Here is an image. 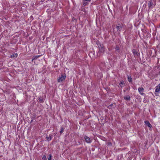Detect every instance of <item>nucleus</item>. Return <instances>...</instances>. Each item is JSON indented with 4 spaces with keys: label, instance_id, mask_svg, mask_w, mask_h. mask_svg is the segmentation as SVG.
Segmentation results:
<instances>
[{
    "label": "nucleus",
    "instance_id": "obj_14",
    "mask_svg": "<svg viewBox=\"0 0 160 160\" xmlns=\"http://www.w3.org/2000/svg\"><path fill=\"white\" fill-rule=\"evenodd\" d=\"M82 1L83 2V6L85 7L87 5L89 4V3L88 2H87V1H86L85 0H82Z\"/></svg>",
    "mask_w": 160,
    "mask_h": 160
},
{
    "label": "nucleus",
    "instance_id": "obj_18",
    "mask_svg": "<svg viewBox=\"0 0 160 160\" xmlns=\"http://www.w3.org/2000/svg\"><path fill=\"white\" fill-rule=\"evenodd\" d=\"M38 99L39 101L41 102H44V100L42 98H39Z\"/></svg>",
    "mask_w": 160,
    "mask_h": 160
},
{
    "label": "nucleus",
    "instance_id": "obj_12",
    "mask_svg": "<svg viewBox=\"0 0 160 160\" xmlns=\"http://www.w3.org/2000/svg\"><path fill=\"white\" fill-rule=\"evenodd\" d=\"M124 84L125 83L123 80H122L120 81V82L119 83V85L122 88V87H123L124 85Z\"/></svg>",
    "mask_w": 160,
    "mask_h": 160
},
{
    "label": "nucleus",
    "instance_id": "obj_1",
    "mask_svg": "<svg viewBox=\"0 0 160 160\" xmlns=\"http://www.w3.org/2000/svg\"><path fill=\"white\" fill-rule=\"evenodd\" d=\"M98 45L99 49V52L101 53H104L105 51V48L104 47L103 45L100 43Z\"/></svg>",
    "mask_w": 160,
    "mask_h": 160
},
{
    "label": "nucleus",
    "instance_id": "obj_10",
    "mask_svg": "<svg viewBox=\"0 0 160 160\" xmlns=\"http://www.w3.org/2000/svg\"><path fill=\"white\" fill-rule=\"evenodd\" d=\"M145 124L148 126L149 127L151 128L152 127V125L148 121H144Z\"/></svg>",
    "mask_w": 160,
    "mask_h": 160
},
{
    "label": "nucleus",
    "instance_id": "obj_4",
    "mask_svg": "<svg viewBox=\"0 0 160 160\" xmlns=\"http://www.w3.org/2000/svg\"><path fill=\"white\" fill-rule=\"evenodd\" d=\"M148 2V7L149 8H152V7L154 6V4L152 2V0H149Z\"/></svg>",
    "mask_w": 160,
    "mask_h": 160
},
{
    "label": "nucleus",
    "instance_id": "obj_6",
    "mask_svg": "<svg viewBox=\"0 0 160 160\" xmlns=\"http://www.w3.org/2000/svg\"><path fill=\"white\" fill-rule=\"evenodd\" d=\"M144 89L143 87H139L138 88V91L139 93L142 95H143L144 93H143Z\"/></svg>",
    "mask_w": 160,
    "mask_h": 160
},
{
    "label": "nucleus",
    "instance_id": "obj_23",
    "mask_svg": "<svg viewBox=\"0 0 160 160\" xmlns=\"http://www.w3.org/2000/svg\"><path fill=\"white\" fill-rule=\"evenodd\" d=\"M155 94L156 95V96H158V93H155Z\"/></svg>",
    "mask_w": 160,
    "mask_h": 160
},
{
    "label": "nucleus",
    "instance_id": "obj_17",
    "mask_svg": "<svg viewBox=\"0 0 160 160\" xmlns=\"http://www.w3.org/2000/svg\"><path fill=\"white\" fill-rule=\"evenodd\" d=\"M39 57V56H34L33 57L32 59V61L33 62V60L35 59H37Z\"/></svg>",
    "mask_w": 160,
    "mask_h": 160
},
{
    "label": "nucleus",
    "instance_id": "obj_19",
    "mask_svg": "<svg viewBox=\"0 0 160 160\" xmlns=\"http://www.w3.org/2000/svg\"><path fill=\"white\" fill-rule=\"evenodd\" d=\"M52 155L51 154H50L49 155V157L48 158V160H52Z\"/></svg>",
    "mask_w": 160,
    "mask_h": 160
},
{
    "label": "nucleus",
    "instance_id": "obj_9",
    "mask_svg": "<svg viewBox=\"0 0 160 160\" xmlns=\"http://www.w3.org/2000/svg\"><path fill=\"white\" fill-rule=\"evenodd\" d=\"M116 28L118 31H121L122 28V27L121 26L120 24L119 23H118V25L117 26Z\"/></svg>",
    "mask_w": 160,
    "mask_h": 160
},
{
    "label": "nucleus",
    "instance_id": "obj_5",
    "mask_svg": "<svg viewBox=\"0 0 160 160\" xmlns=\"http://www.w3.org/2000/svg\"><path fill=\"white\" fill-rule=\"evenodd\" d=\"M132 52L135 57L137 58L138 57L139 54L137 50L133 49L132 50Z\"/></svg>",
    "mask_w": 160,
    "mask_h": 160
},
{
    "label": "nucleus",
    "instance_id": "obj_21",
    "mask_svg": "<svg viewBox=\"0 0 160 160\" xmlns=\"http://www.w3.org/2000/svg\"><path fill=\"white\" fill-rule=\"evenodd\" d=\"M63 130H64L63 128L62 127H61V128L60 131V132L61 134L63 132Z\"/></svg>",
    "mask_w": 160,
    "mask_h": 160
},
{
    "label": "nucleus",
    "instance_id": "obj_15",
    "mask_svg": "<svg viewBox=\"0 0 160 160\" xmlns=\"http://www.w3.org/2000/svg\"><path fill=\"white\" fill-rule=\"evenodd\" d=\"M127 78L128 81L130 82H132V79L131 77L129 75H127Z\"/></svg>",
    "mask_w": 160,
    "mask_h": 160
},
{
    "label": "nucleus",
    "instance_id": "obj_3",
    "mask_svg": "<svg viewBox=\"0 0 160 160\" xmlns=\"http://www.w3.org/2000/svg\"><path fill=\"white\" fill-rule=\"evenodd\" d=\"M84 139H85V142L87 143H90L92 141V140L89 137H88L86 136H85Z\"/></svg>",
    "mask_w": 160,
    "mask_h": 160
},
{
    "label": "nucleus",
    "instance_id": "obj_7",
    "mask_svg": "<svg viewBox=\"0 0 160 160\" xmlns=\"http://www.w3.org/2000/svg\"><path fill=\"white\" fill-rule=\"evenodd\" d=\"M160 91V83L159 84L158 86H156L155 92H158Z\"/></svg>",
    "mask_w": 160,
    "mask_h": 160
},
{
    "label": "nucleus",
    "instance_id": "obj_20",
    "mask_svg": "<svg viewBox=\"0 0 160 160\" xmlns=\"http://www.w3.org/2000/svg\"><path fill=\"white\" fill-rule=\"evenodd\" d=\"M42 158L43 160H46L47 158L46 156L45 155H43L42 157Z\"/></svg>",
    "mask_w": 160,
    "mask_h": 160
},
{
    "label": "nucleus",
    "instance_id": "obj_2",
    "mask_svg": "<svg viewBox=\"0 0 160 160\" xmlns=\"http://www.w3.org/2000/svg\"><path fill=\"white\" fill-rule=\"evenodd\" d=\"M66 76L64 74H62L58 79V82H61L63 80L65 79Z\"/></svg>",
    "mask_w": 160,
    "mask_h": 160
},
{
    "label": "nucleus",
    "instance_id": "obj_22",
    "mask_svg": "<svg viewBox=\"0 0 160 160\" xmlns=\"http://www.w3.org/2000/svg\"><path fill=\"white\" fill-rule=\"evenodd\" d=\"M113 104L112 103L110 105H109L108 107V108H110V107H112L113 106Z\"/></svg>",
    "mask_w": 160,
    "mask_h": 160
},
{
    "label": "nucleus",
    "instance_id": "obj_16",
    "mask_svg": "<svg viewBox=\"0 0 160 160\" xmlns=\"http://www.w3.org/2000/svg\"><path fill=\"white\" fill-rule=\"evenodd\" d=\"M124 99L125 100L127 101H129L130 99V97L129 95H126L124 97Z\"/></svg>",
    "mask_w": 160,
    "mask_h": 160
},
{
    "label": "nucleus",
    "instance_id": "obj_24",
    "mask_svg": "<svg viewBox=\"0 0 160 160\" xmlns=\"http://www.w3.org/2000/svg\"><path fill=\"white\" fill-rule=\"evenodd\" d=\"M32 121H33V120H31V122H32Z\"/></svg>",
    "mask_w": 160,
    "mask_h": 160
},
{
    "label": "nucleus",
    "instance_id": "obj_8",
    "mask_svg": "<svg viewBox=\"0 0 160 160\" xmlns=\"http://www.w3.org/2000/svg\"><path fill=\"white\" fill-rule=\"evenodd\" d=\"M115 51L116 53H117V52L118 53L120 52V48L119 45H117L116 46Z\"/></svg>",
    "mask_w": 160,
    "mask_h": 160
},
{
    "label": "nucleus",
    "instance_id": "obj_11",
    "mask_svg": "<svg viewBox=\"0 0 160 160\" xmlns=\"http://www.w3.org/2000/svg\"><path fill=\"white\" fill-rule=\"evenodd\" d=\"M52 136H53L51 134H49V137H48V136H47L46 137V139H47V140L48 141H50L51 140V139L52 137Z\"/></svg>",
    "mask_w": 160,
    "mask_h": 160
},
{
    "label": "nucleus",
    "instance_id": "obj_13",
    "mask_svg": "<svg viewBox=\"0 0 160 160\" xmlns=\"http://www.w3.org/2000/svg\"><path fill=\"white\" fill-rule=\"evenodd\" d=\"M18 56V54L17 53H13L10 56V57L11 58H16Z\"/></svg>",
    "mask_w": 160,
    "mask_h": 160
}]
</instances>
